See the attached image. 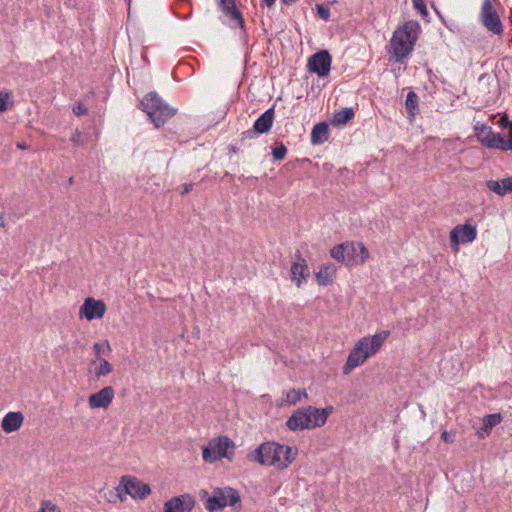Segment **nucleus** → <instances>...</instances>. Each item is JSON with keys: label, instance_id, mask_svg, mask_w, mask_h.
Here are the masks:
<instances>
[{"label": "nucleus", "instance_id": "nucleus-1", "mask_svg": "<svg viewBox=\"0 0 512 512\" xmlns=\"http://www.w3.org/2000/svg\"><path fill=\"white\" fill-rule=\"evenodd\" d=\"M420 33V24L418 21L411 20L405 22L396 29L390 40L391 50L395 62L401 63L413 50Z\"/></svg>", "mask_w": 512, "mask_h": 512}, {"label": "nucleus", "instance_id": "nucleus-2", "mask_svg": "<svg viewBox=\"0 0 512 512\" xmlns=\"http://www.w3.org/2000/svg\"><path fill=\"white\" fill-rule=\"evenodd\" d=\"M199 498L209 512H219L226 506L240 512L242 508L241 496L238 490L232 487L213 488L211 494L207 490L199 491Z\"/></svg>", "mask_w": 512, "mask_h": 512}, {"label": "nucleus", "instance_id": "nucleus-3", "mask_svg": "<svg viewBox=\"0 0 512 512\" xmlns=\"http://www.w3.org/2000/svg\"><path fill=\"white\" fill-rule=\"evenodd\" d=\"M140 106L156 128L163 127L177 112L176 108L169 106L155 91L147 93Z\"/></svg>", "mask_w": 512, "mask_h": 512}, {"label": "nucleus", "instance_id": "nucleus-4", "mask_svg": "<svg viewBox=\"0 0 512 512\" xmlns=\"http://www.w3.org/2000/svg\"><path fill=\"white\" fill-rule=\"evenodd\" d=\"M235 444L227 436H219L209 441L202 449V457L208 463H214L223 458L231 460Z\"/></svg>", "mask_w": 512, "mask_h": 512}, {"label": "nucleus", "instance_id": "nucleus-5", "mask_svg": "<svg viewBox=\"0 0 512 512\" xmlns=\"http://www.w3.org/2000/svg\"><path fill=\"white\" fill-rule=\"evenodd\" d=\"M117 496L123 500L122 494H128L134 499H144L150 492V486L135 477L122 476L119 486L116 488Z\"/></svg>", "mask_w": 512, "mask_h": 512}, {"label": "nucleus", "instance_id": "nucleus-6", "mask_svg": "<svg viewBox=\"0 0 512 512\" xmlns=\"http://www.w3.org/2000/svg\"><path fill=\"white\" fill-rule=\"evenodd\" d=\"M483 26L491 33L501 36L504 28L501 19L490 0H484L480 13Z\"/></svg>", "mask_w": 512, "mask_h": 512}, {"label": "nucleus", "instance_id": "nucleus-7", "mask_svg": "<svg viewBox=\"0 0 512 512\" xmlns=\"http://www.w3.org/2000/svg\"><path fill=\"white\" fill-rule=\"evenodd\" d=\"M274 108L273 105L262 113L254 122L253 127L241 133L240 141L243 142L245 139H253L259 134H264L270 131L274 121Z\"/></svg>", "mask_w": 512, "mask_h": 512}, {"label": "nucleus", "instance_id": "nucleus-8", "mask_svg": "<svg viewBox=\"0 0 512 512\" xmlns=\"http://www.w3.org/2000/svg\"><path fill=\"white\" fill-rule=\"evenodd\" d=\"M370 356L367 340L360 339L349 353L343 366V374H349L354 368L362 365Z\"/></svg>", "mask_w": 512, "mask_h": 512}, {"label": "nucleus", "instance_id": "nucleus-9", "mask_svg": "<svg viewBox=\"0 0 512 512\" xmlns=\"http://www.w3.org/2000/svg\"><path fill=\"white\" fill-rule=\"evenodd\" d=\"M332 56L328 50H320L308 59V70L319 77H326L330 73Z\"/></svg>", "mask_w": 512, "mask_h": 512}, {"label": "nucleus", "instance_id": "nucleus-10", "mask_svg": "<svg viewBox=\"0 0 512 512\" xmlns=\"http://www.w3.org/2000/svg\"><path fill=\"white\" fill-rule=\"evenodd\" d=\"M330 255L336 261L347 266L357 265L356 245L353 242L335 245L330 250Z\"/></svg>", "mask_w": 512, "mask_h": 512}, {"label": "nucleus", "instance_id": "nucleus-11", "mask_svg": "<svg viewBox=\"0 0 512 512\" xmlns=\"http://www.w3.org/2000/svg\"><path fill=\"white\" fill-rule=\"evenodd\" d=\"M277 449H282L281 444L269 441L259 445L252 453L248 454L249 460L257 461L261 465L272 466L273 457Z\"/></svg>", "mask_w": 512, "mask_h": 512}, {"label": "nucleus", "instance_id": "nucleus-12", "mask_svg": "<svg viewBox=\"0 0 512 512\" xmlns=\"http://www.w3.org/2000/svg\"><path fill=\"white\" fill-rule=\"evenodd\" d=\"M106 312V305L102 300H96L87 297L83 305L80 307L79 316L81 319L85 318L88 321L103 318Z\"/></svg>", "mask_w": 512, "mask_h": 512}, {"label": "nucleus", "instance_id": "nucleus-13", "mask_svg": "<svg viewBox=\"0 0 512 512\" xmlns=\"http://www.w3.org/2000/svg\"><path fill=\"white\" fill-rule=\"evenodd\" d=\"M307 407L295 410L286 421V427L293 432L299 430L313 429Z\"/></svg>", "mask_w": 512, "mask_h": 512}, {"label": "nucleus", "instance_id": "nucleus-14", "mask_svg": "<svg viewBox=\"0 0 512 512\" xmlns=\"http://www.w3.org/2000/svg\"><path fill=\"white\" fill-rule=\"evenodd\" d=\"M216 3L219 10L229 17L231 22L235 23V25H231L232 27L238 26L242 30L245 29V21L242 13L236 6V0H216Z\"/></svg>", "mask_w": 512, "mask_h": 512}, {"label": "nucleus", "instance_id": "nucleus-15", "mask_svg": "<svg viewBox=\"0 0 512 512\" xmlns=\"http://www.w3.org/2000/svg\"><path fill=\"white\" fill-rule=\"evenodd\" d=\"M194 506V498L190 494H182L166 501L163 512H191Z\"/></svg>", "mask_w": 512, "mask_h": 512}, {"label": "nucleus", "instance_id": "nucleus-16", "mask_svg": "<svg viewBox=\"0 0 512 512\" xmlns=\"http://www.w3.org/2000/svg\"><path fill=\"white\" fill-rule=\"evenodd\" d=\"M477 229L475 225L465 223L464 225H458L450 232V243L451 245H458L462 243H470L476 239Z\"/></svg>", "mask_w": 512, "mask_h": 512}, {"label": "nucleus", "instance_id": "nucleus-17", "mask_svg": "<svg viewBox=\"0 0 512 512\" xmlns=\"http://www.w3.org/2000/svg\"><path fill=\"white\" fill-rule=\"evenodd\" d=\"M480 142L487 148L512 151V138L505 139L500 133H496L492 129H489L488 133L480 138Z\"/></svg>", "mask_w": 512, "mask_h": 512}, {"label": "nucleus", "instance_id": "nucleus-18", "mask_svg": "<svg viewBox=\"0 0 512 512\" xmlns=\"http://www.w3.org/2000/svg\"><path fill=\"white\" fill-rule=\"evenodd\" d=\"M114 395V388L112 386H105L98 392L89 396L88 404L92 409H106L111 404Z\"/></svg>", "mask_w": 512, "mask_h": 512}, {"label": "nucleus", "instance_id": "nucleus-19", "mask_svg": "<svg viewBox=\"0 0 512 512\" xmlns=\"http://www.w3.org/2000/svg\"><path fill=\"white\" fill-rule=\"evenodd\" d=\"M282 449H277L275 457H273L272 466L278 470H284L295 460L298 452L296 448H292L288 445H282Z\"/></svg>", "mask_w": 512, "mask_h": 512}, {"label": "nucleus", "instance_id": "nucleus-20", "mask_svg": "<svg viewBox=\"0 0 512 512\" xmlns=\"http://www.w3.org/2000/svg\"><path fill=\"white\" fill-rule=\"evenodd\" d=\"M295 257L297 262H294L291 267V278L297 287H300L302 282L306 281L309 276L308 266L305 259L302 258L299 251L296 252Z\"/></svg>", "mask_w": 512, "mask_h": 512}, {"label": "nucleus", "instance_id": "nucleus-21", "mask_svg": "<svg viewBox=\"0 0 512 512\" xmlns=\"http://www.w3.org/2000/svg\"><path fill=\"white\" fill-rule=\"evenodd\" d=\"M308 414L310 416L311 422L310 424L313 425V428L322 427L325 425L328 416L332 413L333 407L327 406L325 408H316L313 406H307Z\"/></svg>", "mask_w": 512, "mask_h": 512}, {"label": "nucleus", "instance_id": "nucleus-22", "mask_svg": "<svg viewBox=\"0 0 512 512\" xmlns=\"http://www.w3.org/2000/svg\"><path fill=\"white\" fill-rule=\"evenodd\" d=\"M23 414L21 412H8L1 422L4 432L12 433L17 431L23 424Z\"/></svg>", "mask_w": 512, "mask_h": 512}, {"label": "nucleus", "instance_id": "nucleus-23", "mask_svg": "<svg viewBox=\"0 0 512 512\" xmlns=\"http://www.w3.org/2000/svg\"><path fill=\"white\" fill-rule=\"evenodd\" d=\"M336 276V267L332 263H327L321 266L320 270L316 273V280L321 286H328L333 283Z\"/></svg>", "mask_w": 512, "mask_h": 512}, {"label": "nucleus", "instance_id": "nucleus-24", "mask_svg": "<svg viewBox=\"0 0 512 512\" xmlns=\"http://www.w3.org/2000/svg\"><path fill=\"white\" fill-rule=\"evenodd\" d=\"M329 138V125L326 122L317 123L311 132L312 144H322Z\"/></svg>", "mask_w": 512, "mask_h": 512}, {"label": "nucleus", "instance_id": "nucleus-25", "mask_svg": "<svg viewBox=\"0 0 512 512\" xmlns=\"http://www.w3.org/2000/svg\"><path fill=\"white\" fill-rule=\"evenodd\" d=\"M389 336V331H382L380 333H376L371 338L363 337L362 339H366L368 343V350L371 355L376 354L380 348L382 347L384 341Z\"/></svg>", "mask_w": 512, "mask_h": 512}, {"label": "nucleus", "instance_id": "nucleus-26", "mask_svg": "<svg viewBox=\"0 0 512 512\" xmlns=\"http://www.w3.org/2000/svg\"><path fill=\"white\" fill-rule=\"evenodd\" d=\"M354 115H355V112H354L353 108H351V107L343 108L339 111H336L333 114V117L331 119V124L333 126L345 125L351 119H353Z\"/></svg>", "mask_w": 512, "mask_h": 512}, {"label": "nucleus", "instance_id": "nucleus-27", "mask_svg": "<svg viewBox=\"0 0 512 512\" xmlns=\"http://www.w3.org/2000/svg\"><path fill=\"white\" fill-rule=\"evenodd\" d=\"M405 108L410 116H415L418 110V96L414 91L408 92L405 101Z\"/></svg>", "mask_w": 512, "mask_h": 512}, {"label": "nucleus", "instance_id": "nucleus-28", "mask_svg": "<svg viewBox=\"0 0 512 512\" xmlns=\"http://www.w3.org/2000/svg\"><path fill=\"white\" fill-rule=\"evenodd\" d=\"M98 366L95 368V376L97 379L107 376L113 371L112 365L105 358H99Z\"/></svg>", "mask_w": 512, "mask_h": 512}, {"label": "nucleus", "instance_id": "nucleus-29", "mask_svg": "<svg viewBox=\"0 0 512 512\" xmlns=\"http://www.w3.org/2000/svg\"><path fill=\"white\" fill-rule=\"evenodd\" d=\"M302 397H307V392L305 389H291L286 393V401L289 405H296Z\"/></svg>", "mask_w": 512, "mask_h": 512}, {"label": "nucleus", "instance_id": "nucleus-30", "mask_svg": "<svg viewBox=\"0 0 512 512\" xmlns=\"http://www.w3.org/2000/svg\"><path fill=\"white\" fill-rule=\"evenodd\" d=\"M486 187L499 196H504L506 193L504 179L497 180H488L486 181Z\"/></svg>", "mask_w": 512, "mask_h": 512}, {"label": "nucleus", "instance_id": "nucleus-31", "mask_svg": "<svg viewBox=\"0 0 512 512\" xmlns=\"http://www.w3.org/2000/svg\"><path fill=\"white\" fill-rule=\"evenodd\" d=\"M13 100L10 92L1 91L0 92V112L7 111L10 106H12Z\"/></svg>", "mask_w": 512, "mask_h": 512}, {"label": "nucleus", "instance_id": "nucleus-32", "mask_svg": "<svg viewBox=\"0 0 512 512\" xmlns=\"http://www.w3.org/2000/svg\"><path fill=\"white\" fill-rule=\"evenodd\" d=\"M501 421H502V415L500 413L488 414V415L484 416V418L482 420V422H484L486 424V426L489 427L490 429H493L495 426L500 424Z\"/></svg>", "mask_w": 512, "mask_h": 512}, {"label": "nucleus", "instance_id": "nucleus-33", "mask_svg": "<svg viewBox=\"0 0 512 512\" xmlns=\"http://www.w3.org/2000/svg\"><path fill=\"white\" fill-rule=\"evenodd\" d=\"M357 253V264H363L369 257V252L362 242L355 243Z\"/></svg>", "mask_w": 512, "mask_h": 512}, {"label": "nucleus", "instance_id": "nucleus-34", "mask_svg": "<svg viewBox=\"0 0 512 512\" xmlns=\"http://www.w3.org/2000/svg\"><path fill=\"white\" fill-rule=\"evenodd\" d=\"M287 155V147L283 143L277 144L272 149V156L275 161L283 160Z\"/></svg>", "mask_w": 512, "mask_h": 512}, {"label": "nucleus", "instance_id": "nucleus-35", "mask_svg": "<svg viewBox=\"0 0 512 512\" xmlns=\"http://www.w3.org/2000/svg\"><path fill=\"white\" fill-rule=\"evenodd\" d=\"M93 351L96 355L97 360L101 358V355L107 352H111V347L109 345V342L106 340L104 343H95L93 345Z\"/></svg>", "mask_w": 512, "mask_h": 512}, {"label": "nucleus", "instance_id": "nucleus-36", "mask_svg": "<svg viewBox=\"0 0 512 512\" xmlns=\"http://www.w3.org/2000/svg\"><path fill=\"white\" fill-rule=\"evenodd\" d=\"M414 9L421 14V16H427L428 10L424 0H412Z\"/></svg>", "mask_w": 512, "mask_h": 512}, {"label": "nucleus", "instance_id": "nucleus-37", "mask_svg": "<svg viewBox=\"0 0 512 512\" xmlns=\"http://www.w3.org/2000/svg\"><path fill=\"white\" fill-rule=\"evenodd\" d=\"M317 13L319 17L325 21H328L330 19V10L325 7L323 4H317L316 5Z\"/></svg>", "mask_w": 512, "mask_h": 512}, {"label": "nucleus", "instance_id": "nucleus-38", "mask_svg": "<svg viewBox=\"0 0 512 512\" xmlns=\"http://www.w3.org/2000/svg\"><path fill=\"white\" fill-rule=\"evenodd\" d=\"M474 129H475L477 138L480 141V138H483L486 135V133H488V130L492 129V128L490 126H487L486 124L480 125L479 123H477Z\"/></svg>", "mask_w": 512, "mask_h": 512}, {"label": "nucleus", "instance_id": "nucleus-39", "mask_svg": "<svg viewBox=\"0 0 512 512\" xmlns=\"http://www.w3.org/2000/svg\"><path fill=\"white\" fill-rule=\"evenodd\" d=\"M73 113L77 116L86 115L88 113L87 107L82 103H77L73 106Z\"/></svg>", "mask_w": 512, "mask_h": 512}, {"label": "nucleus", "instance_id": "nucleus-40", "mask_svg": "<svg viewBox=\"0 0 512 512\" xmlns=\"http://www.w3.org/2000/svg\"><path fill=\"white\" fill-rule=\"evenodd\" d=\"M492 429L486 426L484 422H482V426L477 430V435L479 438L483 439L487 435L491 433Z\"/></svg>", "mask_w": 512, "mask_h": 512}, {"label": "nucleus", "instance_id": "nucleus-41", "mask_svg": "<svg viewBox=\"0 0 512 512\" xmlns=\"http://www.w3.org/2000/svg\"><path fill=\"white\" fill-rule=\"evenodd\" d=\"M441 439L445 443H453L455 441V433L454 432L444 431L441 434Z\"/></svg>", "mask_w": 512, "mask_h": 512}, {"label": "nucleus", "instance_id": "nucleus-42", "mask_svg": "<svg viewBox=\"0 0 512 512\" xmlns=\"http://www.w3.org/2000/svg\"><path fill=\"white\" fill-rule=\"evenodd\" d=\"M506 188V193H512V176L503 178Z\"/></svg>", "mask_w": 512, "mask_h": 512}, {"label": "nucleus", "instance_id": "nucleus-43", "mask_svg": "<svg viewBox=\"0 0 512 512\" xmlns=\"http://www.w3.org/2000/svg\"><path fill=\"white\" fill-rule=\"evenodd\" d=\"M193 188L192 183H185L183 186V191L181 192L182 195L188 194Z\"/></svg>", "mask_w": 512, "mask_h": 512}, {"label": "nucleus", "instance_id": "nucleus-44", "mask_svg": "<svg viewBox=\"0 0 512 512\" xmlns=\"http://www.w3.org/2000/svg\"><path fill=\"white\" fill-rule=\"evenodd\" d=\"M263 4H265L267 7L271 8L274 6L276 0H262Z\"/></svg>", "mask_w": 512, "mask_h": 512}, {"label": "nucleus", "instance_id": "nucleus-45", "mask_svg": "<svg viewBox=\"0 0 512 512\" xmlns=\"http://www.w3.org/2000/svg\"><path fill=\"white\" fill-rule=\"evenodd\" d=\"M449 361L442 360L440 363V371H444L446 369V366L448 365Z\"/></svg>", "mask_w": 512, "mask_h": 512}, {"label": "nucleus", "instance_id": "nucleus-46", "mask_svg": "<svg viewBox=\"0 0 512 512\" xmlns=\"http://www.w3.org/2000/svg\"><path fill=\"white\" fill-rule=\"evenodd\" d=\"M505 118H507V116L501 117V118H500L499 123H500V125H501V126H503L504 128H508V126H507V122H506Z\"/></svg>", "mask_w": 512, "mask_h": 512}, {"label": "nucleus", "instance_id": "nucleus-47", "mask_svg": "<svg viewBox=\"0 0 512 512\" xmlns=\"http://www.w3.org/2000/svg\"><path fill=\"white\" fill-rule=\"evenodd\" d=\"M0 227H5V218L3 214H0Z\"/></svg>", "mask_w": 512, "mask_h": 512}, {"label": "nucleus", "instance_id": "nucleus-48", "mask_svg": "<svg viewBox=\"0 0 512 512\" xmlns=\"http://www.w3.org/2000/svg\"><path fill=\"white\" fill-rule=\"evenodd\" d=\"M229 152L230 153H237L238 152V148L234 145H230L229 146Z\"/></svg>", "mask_w": 512, "mask_h": 512}, {"label": "nucleus", "instance_id": "nucleus-49", "mask_svg": "<svg viewBox=\"0 0 512 512\" xmlns=\"http://www.w3.org/2000/svg\"><path fill=\"white\" fill-rule=\"evenodd\" d=\"M297 0H281V2L284 4V5H291L293 3H295Z\"/></svg>", "mask_w": 512, "mask_h": 512}, {"label": "nucleus", "instance_id": "nucleus-50", "mask_svg": "<svg viewBox=\"0 0 512 512\" xmlns=\"http://www.w3.org/2000/svg\"><path fill=\"white\" fill-rule=\"evenodd\" d=\"M17 147L20 149H26L27 146L23 143H17Z\"/></svg>", "mask_w": 512, "mask_h": 512}, {"label": "nucleus", "instance_id": "nucleus-51", "mask_svg": "<svg viewBox=\"0 0 512 512\" xmlns=\"http://www.w3.org/2000/svg\"><path fill=\"white\" fill-rule=\"evenodd\" d=\"M76 137H79V132L76 131V134L72 137V141L73 142H76L77 141V138Z\"/></svg>", "mask_w": 512, "mask_h": 512}, {"label": "nucleus", "instance_id": "nucleus-52", "mask_svg": "<svg viewBox=\"0 0 512 512\" xmlns=\"http://www.w3.org/2000/svg\"><path fill=\"white\" fill-rule=\"evenodd\" d=\"M509 19H510V22L512 23V8H511V11H510V17H509Z\"/></svg>", "mask_w": 512, "mask_h": 512}, {"label": "nucleus", "instance_id": "nucleus-53", "mask_svg": "<svg viewBox=\"0 0 512 512\" xmlns=\"http://www.w3.org/2000/svg\"><path fill=\"white\" fill-rule=\"evenodd\" d=\"M73 180H74V178H73V177H70V178H69V183H70V184H72V183H73Z\"/></svg>", "mask_w": 512, "mask_h": 512}]
</instances>
